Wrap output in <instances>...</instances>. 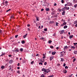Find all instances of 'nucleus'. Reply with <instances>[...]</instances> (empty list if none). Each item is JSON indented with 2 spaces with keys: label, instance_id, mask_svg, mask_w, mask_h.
I'll return each instance as SVG.
<instances>
[{
  "label": "nucleus",
  "instance_id": "64",
  "mask_svg": "<svg viewBox=\"0 0 77 77\" xmlns=\"http://www.w3.org/2000/svg\"><path fill=\"white\" fill-rule=\"evenodd\" d=\"M75 27H77V24H76L75 25Z\"/></svg>",
  "mask_w": 77,
  "mask_h": 77
},
{
  "label": "nucleus",
  "instance_id": "11",
  "mask_svg": "<svg viewBox=\"0 0 77 77\" xmlns=\"http://www.w3.org/2000/svg\"><path fill=\"white\" fill-rule=\"evenodd\" d=\"M27 33L25 35H24L23 36V38H26V36H27Z\"/></svg>",
  "mask_w": 77,
  "mask_h": 77
},
{
  "label": "nucleus",
  "instance_id": "32",
  "mask_svg": "<svg viewBox=\"0 0 77 77\" xmlns=\"http://www.w3.org/2000/svg\"><path fill=\"white\" fill-rule=\"evenodd\" d=\"M11 9H8V10H7L6 11V12H9V11H11Z\"/></svg>",
  "mask_w": 77,
  "mask_h": 77
},
{
  "label": "nucleus",
  "instance_id": "15",
  "mask_svg": "<svg viewBox=\"0 0 77 77\" xmlns=\"http://www.w3.org/2000/svg\"><path fill=\"white\" fill-rule=\"evenodd\" d=\"M64 32V30H62L61 31V33H60V34H62L63 32Z\"/></svg>",
  "mask_w": 77,
  "mask_h": 77
},
{
  "label": "nucleus",
  "instance_id": "62",
  "mask_svg": "<svg viewBox=\"0 0 77 77\" xmlns=\"http://www.w3.org/2000/svg\"><path fill=\"white\" fill-rule=\"evenodd\" d=\"M17 68L18 69H20V68L19 67H17Z\"/></svg>",
  "mask_w": 77,
  "mask_h": 77
},
{
  "label": "nucleus",
  "instance_id": "34",
  "mask_svg": "<svg viewBox=\"0 0 77 77\" xmlns=\"http://www.w3.org/2000/svg\"><path fill=\"white\" fill-rule=\"evenodd\" d=\"M44 30L45 31H47V29L45 28V29H44Z\"/></svg>",
  "mask_w": 77,
  "mask_h": 77
},
{
  "label": "nucleus",
  "instance_id": "28",
  "mask_svg": "<svg viewBox=\"0 0 77 77\" xmlns=\"http://www.w3.org/2000/svg\"><path fill=\"white\" fill-rule=\"evenodd\" d=\"M20 51H23V48H21L20 49Z\"/></svg>",
  "mask_w": 77,
  "mask_h": 77
},
{
  "label": "nucleus",
  "instance_id": "51",
  "mask_svg": "<svg viewBox=\"0 0 77 77\" xmlns=\"http://www.w3.org/2000/svg\"><path fill=\"white\" fill-rule=\"evenodd\" d=\"M73 60V62H75V58Z\"/></svg>",
  "mask_w": 77,
  "mask_h": 77
},
{
  "label": "nucleus",
  "instance_id": "36",
  "mask_svg": "<svg viewBox=\"0 0 77 77\" xmlns=\"http://www.w3.org/2000/svg\"><path fill=\"white\" fill-rule=\"evenodd\" d=\"M65 69H68V66H65Z\"/></svg>",
  "mask_w": 77,
  "mask_h": 77
},
{
  "label": "nucleus",
  "instance_id": "43",
  "mask_svg": "<svg viewBox=\"0 0 77 77\" xmlns=\"http://www.w3.org/2000/svg\"><path fill=\"white\" fill-rule=\"evenodd\" d=\"M50 47L51 48H53V47L52 46H50Z\"/></svg>",
  "mask_w": 77,
  "mask_h": 77
},
{
  "label": "nucleus",
  "instance_id": "13",
  "mask_svg": "<svg viewBox=\"0 0 77 77\" xmlns=\"http://www.w3.org/2000/svg\"><path fill=\"white\" fill-rule=\"evenodd\" d=\"M56 54V52H53L52 54V55H54Z\"/></svg>",
  "mask_w": 77,
  "mask_h": 77
},
{
  "label": "nucleus",
  "instance_id": "52",
  "mask_svg": "<svg viewBox=\"0 0 77 77\" xmlns=\"http://www.w3.org/2000/svg\"><path fill=\"white\" fill-rule=\"evenodd\" d=\"M59 48L58 47H57L56 48L57 50H58V49H59Z\"/></svg>",
  "mask_w": 77,
  "mask_h": 77
},
{
  "label": "nucleus",
  "instance_id": "18",
  "mask_svg": "<svg viewBox=\"0 0 77 77\" xmlns=\"http://www.w3.org/2000/svg\"><path fill=\"white\" fill-rule=\"evenodd\" d=\"M66 22H64L63 23V25H62V26H63V25H66Z\"/></svg>",
  "mask_w": 77,
  "mask_h": 77
},
{
  "label": "nucleus",
  "instance_id": "9",
  "mask_svg": "<svg viewBox=\"0 0 77 77\" xmlns=\"http://www.w3.org/2000/svg\"><path fill=\"white\" fill-rule=\"evenodd\" d=\"M68 48L67 46H66L64 47V50H65V49H68Z\"/></svg>",
  "mask_w": 77,
  "mask_h": 77
},
{
  "label": "nucleus",
  "instance_id": "5",
  "mask_svg": "<svg viewBox=\"0 0 77 77\" xmlns=\"http://www.w3.org/2000/svg\"><path fill=\"white\" fill-rule=\"evenodd\" d=\"M62 11H63V12H62V15H65V10Z\"/></svg>",
  "mask_w": 77,
  "mask_h": 77
},
{
  "label": "nucleus",
  "instance_id": "33",
  "mask_svg": "<svg viewBox=\"0 0 77 77\" xmlns=\"http://www.w3.org/2000/svg\"><path fill=\"white\" fill-rule=\"evenodd\" d=\"M74 24H77V21L74 22Z\"/></svg>",
  "mask_w": 77,
  "mask_h": 77
},
{
  "label": "nucleus",
  "instance_id": "54",
  "mask_svg": "<svg viewBox=\"0 0 77 77\" xmlns=\"http://www.w3.org/2000/svg\"><path fill=\"white\" fill-rule=\"evenodd\" d=\"M10 38H11V39H13V38H14V36H12Z\"/></svg>",
  "mask_w": 77,
  "mask_h": 77
},
{
  "label": "nucleus",
  "instance_id": "47",
  "mask_svg": "<svg viewBox=\"0 0 77 77\" xmlns=\"http://www.w3.org/2000/svg\"><path fill=\"white\" fill-rule=\"evenodd\" d=\"M56 25L57 26H58V25H57V24H59V23H58L56 22Z\"/></svg>",
  "mask_w": 77,
  "mask_h": 77
},
{
  "label": "nucleus",
  "instance_id": "23",
  "mask_svg": "<svg viewBox=\"0 0 77 77\" xmlns=\"http://www.w3.org/2000/svg\"><path fill=\"white\" fill-rule=\"evenodd\" d=\"M11 18H14V15H12L11 17Z\"/></svg>",
  "mask_w": 77,
  "mask_h": 77
},
{
  "label": "nucleus",
  "instance_id": "55",
  "mask_svg": "<svg viewBox=\"0 0 77 77\" xmlns=\"http://www.w3.org/2000/svg\"><path fill=\"white\" fill-rule=\"evenodd\" d=\"M74 45H75H75L76 44H77V43H74Z\"/></svg>",
  "mask_w": 77,
  "mask_h": 77
},
{
  "label": "nucleus",
  "instance_id": "19",
  "mask_svg": "<svg viewBox=\"0 0 77 77\" xmlns=\"http://www.w3.org/2000/svg\"><path fill=\"white\" fill-rule=\"evenodd\" d=\"M71 48H73V49H75V46H71Z\"/></svg>",
  "mask_w": 77,
  "mask_h": 77
},
{
  "label": "nucleus",
  "instance_id": "57",
  "mask_svg": "<svg viewBox=\"0 0 77 77\" xmlns=\"http://www.w3.org/2000/svg\"><path fill=\"white\" fill-rule=\"evenodd\" d=\"M56 5H57V4L56 3H55V4L54 5V6H56Z\"/></svg>",
  "mask_w": 77,
  "mask_h": 77
},
{
  "label": "nucleus",
  "instance_id": "27",
  "mask_svg": "<svg viewBox=\"0 0 77 77\" xmlns=\"http://www.w3.org/2000/svg\"><path fill=\"white\" fill-rule=\"evenodd\" d=\"M22 44H24V43H25V41H23L22 42Z\"/></svg>",
  "mask_w": 77,
  "mask_h": 77
},
{
  "label": "nucleus",
  "instance_id": "2",
  "mask_svg": "<svg viewBox=\"0 0 77 77\" xmlns=\"http://www.w3.org/2000/svg\"><path fill=\"white\" fill-rule=\"evenodd\" d=\"M42 71H44L45 72H46L47 71V69H45L44 68H43L42 69Z\"/></svg>",
  "mask_w": 77,
  "mask_h": 77
},
{
  "label": "nucleus",
  "instance_id": "6",
  "mask_svg": "<svg viewBox=\"0 0 77 77\" xmlns=\"http://www.w3.org/2000/svg\"><path fill=\"white\" fill-rule=\"evenodd\" d=\"M46 11L47 12L50 11V9L48 8H46Z\"/></svg>",
  "mask_w": 77,
  "mask_h": 77
},
{
  "label": "nucleus",
  "instance_id": "20",
  "mask_svg": "<svg viewBox=\"0 0 77 77\" xmlns=\"http://www.w3.org/2000/svg\"><path fill=\"white\" fill-rule=\"evenodd\" d=\"M66 72H67L66 70H64V72H63L64 73H65V74H66Z\"/></svg>",
  "mask_w": 77,
  "mask_h": 77
},
{
  "label": "nucleus",
  "instance_id": "12",
  "mask_svg": "<svg viewBox=\"0 0 77 77\" xmlns=\"http://www.w3.org/2000/svg\"><path fill=\"white\" fill-rule=\"evenodd\" d=\"M71 3H67V6H71Z\"/></svg>",
  "mask_w": 77,
  "mask_h": 77
},
{
  "label": "nucleus",
  "instance_id": "59",
  "mask_svg": "<svg viewBox=\"0 0 77 77\" xmlns=\"http://www.w3.org/2000/svg\"><path fill=\"white\" fill-rule=\"evenodd\" d=\"M17 66H20V63H18L17 64Z\"/></svg>",
  "mask_w": 77,
  "mask_h": 77
},
{
  "label": "nucleus",
  "instance_id": "1",
  "mask_svg": "<svg viewBox=\"0 0 77 77\" xmlns=\"http://www.w3.org/2000/svg\"><path fill=\"white\" fill-rule=\"evenodd\" d=\"M69 8L65 7L62 10V11H64L65 10H69Z\"/></svg>",
  "mask_w": 77,
  "mask_h": 77
},
{
  "label": "nucleus",
  "instance_id": "7",
  "mask_svg": "<svg viewBox=\"0 0 77 77\" xmlns=\"http://www.w3.org/2000/svg\"><path fill=\"white\" fill-rule=\"evenodd\" d=\"M13 60H11L9 62V63H13Z\"/></svg>",
  "mask_w": 77,
  "mask_h": 77
},
{
  "label": "nucleus",
  "instance_id": "48",
  "mask_svg": "<svg viewBox=\"0 0 77 77\" xmlns=\"http://www.w3.org/2000/svg\"><path fill=\"white\" fill-rule=\"evenodd\" d=\"M44 65H47V63L46 62H45L44 63Z\"/></svg>",
  "mask_w": 77,
  "mask_h": 77
},
{
  "label": "nucleus",
  "instance_id": "49",
  "mask_svg": "<svg viewBox=\"0 0 77 77\" xmlns=\"http://www.w3.org/2000/svg\"><path fill=\"white\" fill-rule=\"evenodd\" d=\"M56 35V33H54V34L53 35V36H55Z\"/></svg>",
  "mask_w": 77,
  "mask_h": 77
},
{
  "label": "nucleus",
  "instance_id": "24",
  "mask_svg": "<svg viewBox=\"0 0 77 77\" xmlns=\"http://www.w3.org/2000/svg\"><path fill=\"white\" fill-rule=\"evenodd\" d=\"M67 27L68 26H67L66 25L64 26V29H66Z\"/></svg>",
  "mask_w": 77,
  "mask_h": 77
},
{
  "label": "nucleus",
  "instance_id": "58",
  "mask_svg": "<svg viewBox=\"0 0 77 77\" xmlns=\"http://www.w3.org/2000/svg\"><path fill=\"white\" fill-rule=\"evenodd\" d=\"M4 55V54H2L0 56H3Z\"/></svg>",
  "mask_w": 77,
  "mask_h": 77
},
{
  "label": "nucleus",
  "instance_id": "63",
  "mask_svg": "<svg viewBox=\"0 0 77 77\" xmlns=\"http://www.w3.org/2000/svg\"><path fill=\"white\" fill-rule=\"evenodd\" d=\"M59 11H61V9H59Z\"/></svg>",
  "mask_w": 77,
  "mask_h": 77
},
{
  "label": "nucleus",
  "instance_id": "45",
  "mask_svg": "<svg viewBox=\"0 0 77 77\" xmlns=\"http://www.w3.org/2000/svg\"><path fill=\"white\" fill-rule=\"evenodd\" d=\"M77 6V4L75 5H74L75 8H76Z\"/></svg>",
  "mask_w": 77,
  "mask_h": 77
},
{
  "label": "nucleus",
  "instance_id": "25",
  "mask_svg": "<svg viewBox=\"0 0 77 77\" xmlns=\"http://www.w3.org/2000/svg\"><path fill=\"white\" fill-rule=\"evenodd\" d=\"M4 68H5V66H2L1 67V68H2V69H4Z\"/></svg>",
  "mask_w": 77,
  "mask_h": 77
},
{
  "label": "nucleus",
  "instance_id": "16",
  "mask_svg": "<svg viewBox=\"0 0 77 77\" xmlns=\"http://www.w3.org/2000/svg\"><path fill=\"white\" fill-rule=\"evenodd\" d=\"M54 22L53 21H50V24H53L54 23Z\"/></svg>",
  "mask_w": 77,
  "mask_h": 77
},
{
  "label": "nucleus",
  "instance_id": "46",
  "mask_svg": "<svg viewBox=\"0 0 77 77\" xmlns=\"http://www.w3.org/2000/svg\"><path fill=\"white\" fill-rule=\"evenodd\" d=\"M27 26L28 27H30V24H28L27 25Z\"/></svg>",
  "mask_w": 77,
  "mask_h": 77
},
{
  "label": "nucleus",
  "instance_id": "44",
  "mask_svg": "<svg viewBox=\"0 0 77 77\" xmlns=\"http://www.w3.org/2000/svg\"><path fill=\"white\" fill-rule=\"evenodd\" d=\"M33 63H34V61H32L31 62V64H33Z\"/></svg>",
  "mask_w": 77,
  "mask_h": 77
},
{
  "label": "nucleus",
  "instance_id": "56",
  "mask_svg": "<svg viewBox=\"0 0 77 77\" xmlns=\"http://www.w3.org/2000/svg\"><path fill=\"white\" fill-rule=\"evenodd\" d=\"M17 73H20V71H19V70H18L17 72Z\"/></svg>",
  "mask_w": 77,
  "mask_h": 77
},
{
  "label": "nucleus",
  "instance_id": "8",
  "mask_svg": "<svg viewBox=\"0 0 77 77\" xmlns=\"http://www.w3.org/2000/svg\"><path fill=\"white\" fill-rule=\"evenodd\" d=\"M63 56V52H61L60 57H62Z\"/></svg>",
  "mask_w": 77,
  "mask_h": 77
},
{
  "label": "nucleus",
  "instance_id": "31",
  "mask_svg": "<svg viewBox=\"0 0 77 77\" xmlns=\"http://www.w3.org/2000/svg\"><path fill=\"white\" fill-rule=\"evenodd\" d=\"M39 65H42L43 64H42V63H41V62H40L39 63Z\"/></svg>",
  "mask_w": 77,
  "mask_h": 77
},
{
  "label": "nucleus",
  "instance_id": "22",
  "mask_svg": "<svg viewBox=\"0 0 77 77\" xmlns=\"http://www.w3.org/2000/svg\"><path fill=\"white\" fill-rule=\"evenodd\" d=\"M73 37V35H70L69 37L70 39H71V38H72Z\"/></svg>",
  "mask_w": 77,
  "mask_h": 77
},
{
  "label": "nucleus",
  "instance_id": "50",
  "mask_svg": "<svg viewBox=\"0 0 77 77\" xmlns=\"http://www.w3.org/2000/svg\"><path fill=\"white\" fill-rule=\"evenodd\" d=\"M41 11H44V9L42 8V9H41Z\"/></svg>",
  "mask_w": 77,
  "mask_h": 77
},
{
  "label": "nucleus",
  "instance_id": "21",
  "mask_svg": "<svg viewBox=\"0 0 77 77\" xmlns=\"http://www.w3.org/2000/svg\"><path fill=\"white\" fill-rule=\"evenodd\" d=\"M51 42H52V41L49 40L48 41V43H49V44H51Z\"/></svg>",
  "mask_w": 77,
  "mask_h": 77
},
{
  "label": "nucleus",
  "instance_id": "3",
  "mask_svg": "<svg viewBox=\"0 0 77 77\" xmlns=\"http://www.w3.org/2000/svg\"><path fill=\"white\" fill-rule=\"evenodd\" d=\"M50 72V70L49 69H46V73H48V72Z\"/></svg>",
  "mask_w": 77,
  "mask_h": 77
},
{
  "label": "nucleus",
  "instance_id": "61",
  "mask_svg": "<svg viewBox=\"0 0 77 77\" xmlns=\"http://www.w3.org/2000/svg\"><path fill=\"white\" fill-rule=\"evenodd\" d=\"M9 57H12V55H9Z\"/></svg>",
  "mask_w": 77,
  "mask_h": 77
},
{
  "label": "nucleus",
  "instance_id": "53",
  "mask_svg": "<svg viewBox=\"0 0 77 77\" xmlns=\"http://www.w3.org/2000/svg\"><path fill=\"white\" fill-rule=\"evenodd\" d=\"M51 53V51H49V54H50V53Z\"/></svg>",
  "mask_w": 77,
  "mask_h": 77
},
{
  "label": "nucleus",
  "instance_id": "37",
  "mask_svg": "<svg viewBox=\"0 0 77 77\" xmlns=\"http://www.w3.org/2000/svg\"><path fill=\"white\" fill-rule=\"evenodd\" d=\"M66 66V64L65 63H64L63 65V66Z\"/></svg>",
  "mask_w": 77,
  "mask_h": 77
},
{
  "label": "nucleus",
  "instance_id": "4",
  "mask_svg": "<svg viewBox=\"0 0 77 77\" xmlns=\"http://www.w3.org/2000/svg\"><path fill=\"white\" fill-rule=\"evenodd\" d=\"M14 51H17V52H19V51H20L19 50H18V49L17 48H15Z\"/></svg>",
  "mask_w": 77,
  "mask_h": 77
},
{
  "label": "nucleus",
  "instance_id": "29",
  "mask_svg": "<svg viewBox=\"0 0 77 77\" xmlns=\"http://www.w3.org/2000/svg\"><path fill=\"white\" fill-rule=\"evenodd\" d=\"M45 38H40V39H42V40H44V39H45Z\"/></svg>",
  "mask_w": 77,
  "mask_h": 77
},
{
  "label": "nucleus",
  "instance_id": "10",
  "mask_svg": "<svg viewBox=\"0 0 77 77\" xmlns=\"http://www.w3.org/2000/svg\"><path fill=\"white\" fill-rule=\"evenodd\" d=\"M35 17L36 18V21H39V18H38V17L36 16H35Z\"/></svg>",
  "mask_w": 77,
  "mask_h": 77
},
{
  "label": "nucleus",
  "instance_id": "60",
  "mask_svg": "<svg viewBox=\"0 0 77 77\" xmlns=\"http://www.w3.org/2000/svg\"><path fill=\"white\" fill-rule=\"evenodd\" d=\"M36 56H39V54H37L36 55Z\"/></svg>",
  "mask_w": 77,
  "mask_h": 77
},
{
  "label": "nucleus",
  "instance_id": "39",
  "mask_svg": "<svg viewBox=\"0 0 77 77\" xmlns=\"http://www.w3.org/2000/svg\"><path fill=\"white\" fill-rule=\"evenodd\" d=\"M5 4H7L8 3V1H5Z\"/></svg>",
  "mask_w": 77,
  "mask_h": 77
},
{
  "label": "nucleus",
  "instance_id": "26",
  "mask_svg": "<svg viewBox=\"0 0 77 77\" xmlns=\"http://www.w3.org/2000/svg\"><path fill=\"white\" fill-rule=\"evenodd\" d=\"M73 2H74V3H76V2H77V1L75 0H73Z\"/></svg>",
  "mask_w": 77,
  "mask_h": 77
},
{
  "label": "nucleus",
  "instance_id": "38",
  "mask_svg": "<svg viewBox=\"0 0 77 77\" xmlns=\"http://www.w3.org/2000/svg\"><path fill=\"white\" fill-rule=\"evenodd\" d=\"M63 60H64L63 58H61V61H62V62H63Z\"/></svg>",
  "mask_w": 77,
  "mask_h": 77
},
{
  "label": "nucleus",
  "instance_id": "30",
  "mask_svg": "<svg viewBox=\"0 0 77 77\" xmlns=\"http://www.w3.org/2000/svg\"><path fill=\"white\" fill-rule=\"evenodd\" d=\"M41 77H45V76L43 74H42V75H41Z\"/></svg>",
  "mask_w": 77,
  "mask_h": 77
},
{
  "label": "nucleus",
  "instance_id": "41",
  "mask_svg": "<svg viewBox=\"0 0 77 77\" xmlns=\"http://www.w3.org/2000/svg\"><path fill=\"white\" fill-rule=\"evenodd\" d=\"M18 35H15V37L16 38H17L18 36Z\"/></svg>",
  "mask_w": 77,
  "mask_h": 77
},
{
  "label": "nucleus",
  "instance_id": "42",
  "mask_svg": "<svg viewBox=\"0 0 77 77\" xmlns=\"http://www.w3.org/2000/svg\"><path fill=\"white\" fill-rule=\"evenodd\" d=\"M2 30H1L0 31V34H2Z\"/></svg>",
  "mask_w": 77,
  "mask_h": 77
},
{
  "label": "nucleus",
  "instance_id": "40",
  "mask_svg": "<svg viewBox=\"0 0 77 77\" xmlns=\"http://www.w3.org/2000/svg\"><path fill=\"white\" fill-rule=\"evenodd\" d=\"M61 3H64V1H63V0H62Z\"/></svg>",
  "mask_w": 77,
  "mask_h": 77
},
{
  "label": "nucleus",
  "instance_id": "35",
  "mask_svg": "<svg viewBox=\"0 0 77 77\" xmlns=\"http://www.w3.org/2000/svg\"><path fill=\"white\" fill-rule=\"evenodd\" d=\"M19 27H20V26H18V27L17 29V31H18V30H19V29H20V28H19Z\"/></svg>",
  "mask_w": 77,
  "mask_h": 77
},
{
  "label": "nucleus",
  "instance_id": "14",
  "mask_svg": "<svg viewBox=\"0 0 77 77\" xmlns=\"http://www.w3.org/2000/svg\"><path fill=\"white\" fill-rule=\"evenodd\" d=\"M53 57H50V60H51L52 59H53Z\"/></svg>",
  "mask_w": 77,
  "mask_h": 77
},
{
  "label": "nucleus",
  "instance_id": "17",
  "mask_svg": "<svg viewBox=\"0 0 77 77\" xmlns=\"http://www.w3.org/2000/svg\"><path fill=\"white\" fill-rule=\"evenodd\" d=\"M74 54H76L77 53V51H74Z\"/></svg>",
  "mask_w": 77,
  "mask_h": 77
}]
</instances>
